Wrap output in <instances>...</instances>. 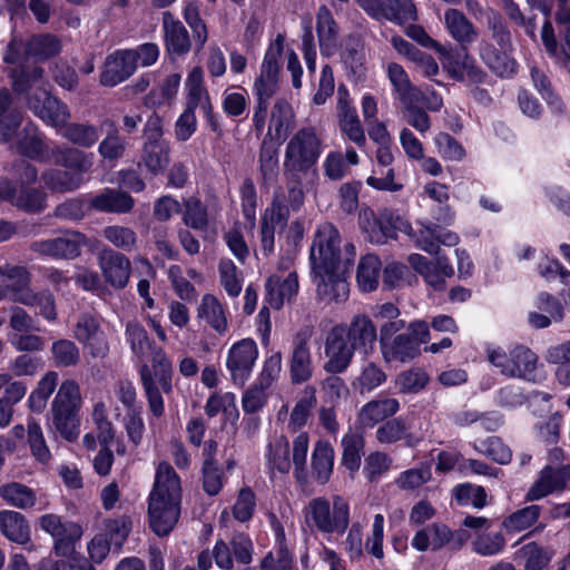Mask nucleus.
Returning <instances> with one entry per match:
<instances>
[{"instance_id":"obj_1","label":"nucleus","mask_w":570,"mask_h":570,"mask_svg":"<svg viewBox=\"0 0 570 570\" xmlns=\"http://www.w3.org/2000/svg\"><path fill=\"white\" fill-rule=\"evenodd\" d=\"M356 253L352 243L342 245L338 229L331 223L320 225L309 250L313 281L317 295L327 303L347 299L350 287L346 275Z\"/></svg>"},{"instance_id":"obj_54","label":"nucleus","mask_w":570,"mask_h":570,"mask_svg":"<svg viewBox=\"0 0 570 570\" xmlns=\"http://www.w3.org/2000/svg\"><path fill=\"white\" fill-rule=\"evenodd\" d=\"M27 442L32 456L41 464H47L51 460V452L47 445L42 428L35 419L27 421Z\"/></svg>"},{"instance_id":"obj_57","label":"nucleus","mask_w":570,"mask_h":570,"mask_svg":"<svg viewBox=\"0 0 570 570\" xmlns=\"http://www.w3.org/2000/svg\"><path fill=\"white\" fill-rule=\"evenodd\" d=\"M473 448L479 453L487 455L499 464H508L512 458L511 450L495 436L475 441Z\"/></svg>"},{"instance_id":"obj_3","label":"nucleus","mask_w":570,"mask_h":570,"mask_svg":"<svg viewBox=\"0 0 570 570\" xmlns=\"http://www.w3.org/2000/svg\"><path fill=\"white\" fill-rule=\"evenodd\" d=\"M180 502L179 476L168 463L160 462L156 469L148 504L149 525L158 537L169 534L177 524Z\"/></svg>"},{"instance_id":"obj_37","label":"nucleus","mask_w":570,"mask_h":570,"mask_svg":"<svg viewBox=\"0 0 570 570\" xmlns=\"http://www.w3.org/2000/svg\"><path fill=\"white\" fill-rule=\"evenodd\" d=\"M385 71L393 88L395 98L403 105L414 104L420 91L412 86L404 68L399 63L390 62L387 63Z\"/></svg>"},{"instance_id":"obj_26","label":"nucleus","mask_w":570,"mask_h":570,"mask_svg":"<svg viewBox=\"0 0 570 570\" xmlns=\"http://www.w3.org/2000/svg\"><path fill=\"white\" fill-rule=\"evenodd\" d=\"M136 68L131 51L118 50L107 57L100 81L104 86H117L129 78Z\"/></svg>"},{"instance_id":"obj_39","label":"nucleus","mask_w":570,"mask_h":570,"mask_svg":"<svg viewBox=\"0 0 570 570\" xmlns=\"http://www.w3.org/2000/svg\"><path fill=\"white\" fill-rule=\"evenodd\" d=\"M205 413L208 417L222 414L225 422L234 424L239 417L236 395L233 392H214L206 401Z\"/></svg>"},{"instance_id":"obj_35","label":"nucleus","mask_w":570,"mask_h":570,"mask_svg":"<svg viewBox=\"0 0 570 570\" xmlns=\"http://www.w3.org/2000/svg\"><path fill=\"white\" fill-rule=\"evenodd\" d=\"M288 366L291 380L294 384H301L312 379L314 364L309 346L305 340H298L294 343Z\"/></svg>"},{"instance_id":"obj_21","label":"nucleus","mask_w":570,"mask_h":570,"mask_svg":"<svg viewBox=\"0 0 570 570\" xmlns=\"http://www.w3.org/2000/svg\"><path fill=\"white\" fill-rule=\"evenodd\" d=\"M161 28L164 45L170 58L184 57L191 48V41L186 27L169 11L163 12Z\"/></svg>"},{"instance_id":"obj_59","label":"nucleus","mask_w":570,"mask_h":570,"mask_svg":"<svg viewBox=\"0 0 570 570\" xmlns=\"http://www.w3.org/2000/svg\"><path fill=\"white\" fill-rule=\"evenodd\" d=\"M219 282L230 297H237L243 287V278L230 259H222L218 265Z\"/></svg>"},{"instance_id":"obj_63","label":"nucleus","mask_w":570,"mask_h":570,"mask_svg":"<svg viewBox=\"0 0 570 570\" xmlns=\"http://www.w3.org/2000/svg\"><path fill=\"white\" fill-rule=\"evenodd\" d=\"M8 200L27 212H40L46 203L45 195L40 190L22 187L19 193L11 187V197Z\"/></svg>"},{"instance_id":"obj_15","label":"nucleus","mask_w":570,"mask_h":570,"mask_svg":"<svg viewBox=\"0 0 570 570\" xmlns=\"http://www.w3.org/2000/svg\"><path fill=\"white\" fill-rule=\"evenodd\" d=\"M434 256V261H430L421 254H411L407 262L429 287L442 292L446 287V278L452 277L454 271L448 257L440 254Z\"/></svg>"},{"instance_id":"obj_32","label":"nucleus","mask_w":570,"mask_h":570,"mask_svg":"<svg viewBox=\"0 0 570 570\" xmlns=\"http://www.w3.org/2000/svg\"><path fill=\"white\" fill-rule=\"evenodd\" d=\"M400 410V402L394 397H376L365 403L358 412L362 428H374L377 423L393 416Z\"/></svg>"},{"instance_id":"obj_40","label":"nucleus","mask_w":570,"mask_h":570,"mask_svg":"<svg viewBox=\"0 0 570 570\" xmlns=\"http://www.w3.org/2000/svg\"><path fill=\"white\" fill-rule=\"evenodd\" d=\"M334 468V450L327 441L320 440L312 453V471L315 480L325 484L330 481Z\"/></svg>"},{"instance_id":"obj_4","label":"nucleus","mask_w":570,"mask_h":570,"mask_svg":"<svg viewBox=\"0 0 570 570\" xmlns=\"http://www.w3.org/2000/svg\"><path fill=\"white\" fill-rule=\"evenodd\" d=\"M360 225L371 242L384 243L387 238L395 237L396 232H401L409 235L421 250L430 255L440 254L438 226L432 224H421V228L414 232L411 224L399 215L385 210L375 217L372 210L365 209L360 214Z\"/></svg>"},{"instance_id":"obj_25","label":"nucleus","mask_w":570,"mask_h":570,"mask_svg":"<svg viewBox=\"0 0 570 570\" xmlns=\"http://www.w3.org/2000/svg\"><path fill=\"white\" fill-rule=\"evenodd\" d=\"M0 275L9 282L7 293L10 292L13 302L32 306L37 301V295L29 288L30 276L22 266L4 265L0 267Z\"/></svg>"},{"instance_id":"obj_19","label":"nucleus","mask_w":570,"mask_h":570,"mask_svg":"<svg viewBox=\"0 0 570 570\" xmlns=\"http://www.w3.org/2000/svg\"><path fill=\"white\" fill-rule=\"evenodd\" d=\"M85 244L86 237L82 234L68 230L57 238L33 243L32 249L40 255L71 259L80 254Z\"/></svg>"},{"instance_id":"obj_44","label":"nucleus","mask_w":570,"mask_h":570,"mask_svg":"<svg viewBox=\"0 0 570 570\" xmlns=\"http://www.w3.org/2000/svg\"><path fill=\"white\" fill-rule=\"evenodd\" d=\"M422 195L441 205L434 215L435 220L451 224L454 220V212L448 206L450 199L449 187L439 181H429L423 186Z\"/></svg>"},{"instance_id":"obj_28","label":"nucleus","mask_w":570,"mask_h":570,"mask_svg":"<svg viewBox=\"0 0 570 570\" xmlns=\"http://www.w3.org/2000/svg\"><path fill=\"white\" fill-rule=\"evenodd\" d=\"M186 91V110L195 112L197 108H200L205 115L212 112V101L208 90L204 86V71L202 67H194L187 75L185 80Z\"/></svg>"},{"instance_id":"obj_34","label":"nucleus","mask_w":570,"mask_h":570,"mask_svg":"<svg viewBox=\"0 0 570 570\" xmlns=\"http://www.w3.org/2000/svg\"><path fill=\"white\" fill-rule=\"evenodd\" d=\"M287 220V210L278 200H274L262 218L261 247L264 255L274 250L275 230L282 227Z\"/></svg>"},{"instance_id":"obj_16","label":"nucleus","mask_w":570,"mask_h":570,"mask_svg":"<svg viewBox=\"0 0 570 570\" xmlns=\"http://www.w3.org/2000/svg\"><path fill=\"white\" fill-rule=\"evenodd\" d=\"M436 52L443 69L452 79L470 82L482 81V70L466 52H459L443 45L438 47Z\"/></svg>"},{"instance_id":"obj_9","label":"nucleus","mask_w":570,"mask_h":570,"mask_svg":"<svg viewBox=\"0 0 570 570\" xmlns=\"http://www.w3.org/2000/svg\"><path fill=\"white\" fill-rule=\"evenodd\" d=\"M305 522L324 534H343L350 524V503L340 494L317 497L304 509Z\"/></svg>"},{"instance_id":"obj_23","label":"nucleus","mask_w":570,"mask_h":570,"mask_svg":"<svg viewBox=\"0 0 570 570\" xmlns=\"http://www.w3.org/2000/svg\"><path fill=\"white\" fill-rule=\"evenodd\" d=\"M338 126L342 135L358 147L366 142L365 132L356 109L351 105L347 91L338 90L337 101Z\"/></svg>"},{"instance_id":"obj_53","label":"nucleus","mask_w":570,"mask_h":570,"mask_svg":"<svg viewBox=\"0 0 570 570\" xmlns=\"http://www.w3.org/2000/svg\"><path fill=\"white\" fill-rule=\"evenodd\" d=\"M27 442L32 456L41 464H47L51 460V452L47 445L42 428L35 419L27 421Z\"/></svg>"},{"instance_id":"obj_11","label":"nucleus","mask_w":570,"mask_h":570,"mask_svg":"<svg viewBox=\"0 0 570 570\" xmlns=\"http://www.w3.org/2000/svg\"><path fill=\"white\" fill-rule=\"evenodd\" d=\"M430 422L420 420L414 428V415L399 416L386 421L375 432L379 443L390 445L403 441L409 448L417 446L429 431Z\"/></svg>"},{"instance_id":"obj_49","label":"nucleus","mask_w":570,"mask_h":570,"mask_svg":"<svg viewBox=\"0 0 570 570\" xmlns=\"http://www.w3.org/2000/svg\"><path fill=\"white\" fill-rule=\"evenodd\" d=\"M432 479V471L429 464L411 468L402 471L394 479V484L402 491L415 492Z\"/></svg>"},{"instance_id":"obj_6","label":"nucleus","mask_w":570,"mask_h":570,"mask_svg":"<svg viewBox=\"0 0 570 570\" xmlns=\"http://www.w3.org/2000/svg\"><path fill=\"white\" fill-rule=\"evenodd\" d=\"M12 87L17 94L27 92L38 86L39 92L29 98L28 106L47 125L61 129L70 118L67 106L51 97L42 81V70L33 68L30 71L14 68L11 71Z\"/></svg>"},{"instance_id":"obj_55","label":"nucleus","mask_w":570,"mask_h":570,"mask_svg":"<svg viewBox=\"0 0 570 570\" xmlns=\"http://www.w3.org/2000/svg\"><path fill=\"white\" fill-rule=\"evenodd\" d=\"M381 262L375 255L362 257L357 267L356 279L362 292H372L377 287Z\"/></svg>"},{"instance_id":"obj_51","label":"nucleus","mask_w":570,"mask_h":570,"mask_svg":"<svg viewBox=\"0 0 570 570\" xmlns=\"http://www.w3.org/2000/svg\"><path fill=\"white\" fill-rule=\"evenodd\" d=\"M0 497L10 505L30 509L37 502L36 492L24 484L12 482L0 488Z\"/></svg>"},{"instance_id":"obj_18","label":"nucleus","mask_w":570,"mask_h":570,"mask_svg":"<svg viewBox=\"0 0 570 570\" xmlns=\"http://www.w3.org/2000/svg\"><path fill=\"white\" fill-rule=\"evenodd\" d=\"M355 351L343 330L333 327L325 342V355L328 358L325 370L330 373H342L350 365Z\"/></svg>"},{"instance_id":"obj_27","label":"nucleus","mask_w":570,"mask_h":570,"mask_svg":"<svg viewBox=\"0 0 570 570\" xmlns=\"http://www.w3.org/2000/svg\"><path fill=\"white\" fill-rule=\"evenodd\" d=\"M196 317L199 324H204L219 335L228 331L227 311L213 294L203 295L196 308Z\"/></svg>"},{"instance_id":"obj_43","label":"nucleus","mask_w":570,"mask_h":570,"mask_svg":"<svg viewBox=\"0 0 570 570\" xmlns=\"http://www.w3.org/2000/svg\"><path fill=\"white\" fill-rule=\"evenodd\" d=\"M342 464L351 472L358 471L361 458L365 446L364 436L358 432H347L343 435L342 441Z\"/></svg>"},{"instance_id":"obj_48","label":"nucleus","mask_w":570,"mask_h":570,"mask_svg":"<svg viewBox=\"0 0 570 570\" xmlns=\"http://www.w3.org/2000/svg\"><path fill=\"white\" fill-rule=\"evenodd\" d=\"M82 404L79 384L73 380L63 381L52 401L51 410L77 412Z\"/></svg>"},{"instance_id":"obj_22","label":"nucleus","mask_w":570,"mask_h":570,"mask_svg":"<svg viewBox=\"0 0 570 570\" xmlns=\"http://www.w3.org/2000/svg\"><path fill=\"white\" fill-rule=\"evenodd\" d=\"M353 347L364 355L374 350L377 331L373 321L364 314L355 315L350 325H338Z\"/></svg>"},{"instance_id":"obj_12","label":"nucleus","mask_w":570,"mask_h":570,"mask_svg":"<svg viewBox=\"0 0 570 570\" xmlns=\"http://www.w3.org/2000/svg\"><path fill=\"white\" fill-rule=\"evenodd\" d=\"M39 527L53 539V551L59 557H70L75 552V544L82 535L81 527L60 515L47 513L39 518Z\"/></svg>"},{"instance_id":"obj_24","label":"nucleus","mask_w":570,"mask_h":570,"mask_svg":"<svg viewBox=\"0 0 570 570\" xmlns=\"http://www.w3.org/2000/svg\"><path fill=\"white\" fill-rule=\"evenodd\" d=\"M102 276L111 287L124 288L130 276L131 265L122 254L112 249H104L98 256Z\"/></svg>"},{"instance_id":"obj_14","label":"nucleus","mask_w":570,"mask_h":570,"mask_svg":"<svg viewBox=\"0 0 570 570\" xmlns=\"http://www.w3.org/2000/svg\"><path fill=\"white\" fill-rule=\"evenodd\" d=\"M257 358L258 347L254 340L243 338L232 344L225 364L234 384H245L250 377Z\"/></svg>"},{"instance_id":"obj_30","label":"nucleus","mask_w":570,"mask_h":570,"mask_svg":"<svg viewBox=\"0 0 570 570\" xmlns=\"http://www.w3.org/2000/svg\"><path fill=\"white\" fill-rule=\"evenodd\" d=\"M567 483L562 468H552L550 465L544 466L525 493V501L533 502L541 500L549 494L561 491L564 489Z\"/></svg>"},{"instance_id":"obj_13","label":"nucleus","mask_w":570,"mask_h":570,"mask_svg":"<svg viewBox=\"0 0 570 570\" xmlns=\"http://www.w3.org/2000/svg\"><path fill=\"white\" fill-rule=\"evenodd\" d=\"M59 50L60 43L53 36H35L27 43L12 38L4 53V61L7 63L20 65L29 58L42 60L58 53Z\"/></svg>"},{"instance_id":"obj_50","label":"nucleus","mask_w":570,"mask_h":570,"mask_svg":"<svg viewBox=\"0 0 570 570\" xmlns=\"http://www.w3.org/2000/svg\"><path fill=\"white\" fill-rule=\"evenodd\" d=\"M551 558V552L535 542L527 543L515 552V560L522 561L523 570H543Z\"/></svg>"},{"instance_id":"obj_31","label":"nucleus","mask_w":570,"mask_h":570,"mask_svg":"<svg viewBox=\"0 0 570 570\" xmlns=\"http://www.w3.org/2000/svg\"><path fill=\"white\" fill-rule=\"evenodd\" d=\"M443 24L450 37L455 40L463 50L473 43L478 37V31L466 16L455 9L449 8L444 11Z\"/></svg>"},{"instance_id":"obj_41","label":"nucleus","mask_w":570,"mask_h":570,"mask_svg":"<svg viewBox=\"0 0 570 570\" xmlns=\"http://www.w3.org/2000/svg\"><path fill=\"white\" fill-rule=\"evenodd\" d=\"M0 531L10 541L24 544L30 540V528L26 518L16 511L0 512Z\"/></svg>"},{"instance_id":"obj_47","label":"nucleus","mask_w":570,"mask_h":570,"mask_svg":"<svg viewBox=\"0 0 570 570\" xmlns=\"http://www.w3.org/2000/svg\"><path fill=\"white\" fill-rule=\"evenodd\" d=\"M141 163L154 175L163 173L169 163L167 144L163 140L146 141Z\"/></svg>"},{"instance_id":"obj_46","label":"nucleus","mask_w":570,"mask_h":570,"mask_svg":"<svg viewBox=\"0 0 570 570\" xmlns=\"http://www.w3.org/2000/svg\"><path fill=\"white\" fill-rule=\"evenodd\" d=\"M181 14L185 22L193 32L197 50H202L208 39V30L205 21L200 17L199 4L195 0L184 1Z\"/></svg>"},{"instance_id":"obj_5","label":"nucleus","mask_w":570,"mask_h":570,"mask_svg":"<svg viewBox=\"0 0 570 570\" xmlns=\"http://www.w3.org/2000/svg\"><path fill=\"white\" fill-rule=\"evenodd\" d=\"M430 340L429 324L415 320L409 324L399 321L380 326V348L386 363H406L421 354L420 346Z\"/></svg>"},{"instance_id":"obj_20","label":"nucleus","mask_w":570,"mask_h":570,"mask_svg":"<svg viewBox=\"0 0 570 570\" xmlns=\"http://www.w3.org/2000/svg\"><path fill=\"white\" fill-rule=\"evenodd\" d=\"M458 535L459 546H461L466 539L468 534L464 532H453L451 529L442 523H433L428 527L419 529L411 541L412 547L420 551H438L445 544L450 543L454 537Z\"/></svg>"},{"instance_id":"obj_8","label":"nucleus","mask_w":570,"mask_h":570,"mask_svg":"<svg viewBox=\"0 0 570 570\" xmlns=\"http://www.w3.org/2000/svg\"><path fill=\"white\" fill-rule=\"evenodd\" d=\"M325 149L324 137L316 127L296 130L286 144L284 168L292 175L307 173L317 164Z\"/></svg>"},{"instance_id":"obj_33","label":"nucleus","mask_w":570,"mask_h":570,"mask_svg":"<svg viewBox=\"0 0 570 570\" xmlns=\"http://www.w3.org/2000/svg\"><path fill=\"white\" fill-rule=\"evenodd\" d=\"M316 31L323 56L331 57L338 50V27L331 11L320 7L316 14Z\"/></svg>"},{"instance_id":"obj_60","label":"nucleus","mask_w":570,"mask_h":570,"mask_svg":"<svg viewBox=\"0 0 570 570\" xmlns=\"http://www.w3.org/2000/svg\"><path fill=\"white\" fill-rule=\"evenodd\" d=\"M454 498L460 505L482 509L487 505V492L481 485L462 483L454 488Z\"/></svg>"},{"instance_id":"obj_38","label":"nucleus","mask_w":570,"mask_h":570,"mask_svg":"<svg viewBox=\"0 0 570 570\" xmlns=\"http://www.w3.org/2000/svg\"><path fill=\"white\" fill-rule=\"evenodd\" d=\"M89 206L106 213H128L134 207V199L126 193L106 188L90 198Z\"/></svg>"},{"instance_id":"obj_58","label":"nucleus","mask_w":570,"mask_h":570,"mask_svg":"<svg viewBox=\"0 0 570 570\" xmlns=\"http://www.w3.org/2000/svg\"><path fill=\"white\" fill-rule=\"evenodd\" d=\"M473 550L483 557H492L503 551L505 546L504 537L501 532L478 533L472 541Z\"/></svg>"},{"instance_id":"obj_52","label":"nucleus","mask_w":570,"mask_h":570,"mask_svg":"<svg viewBox=\"0 0 570 570\" xmlns=\"http://www.w3.org/2000/svg\"><path fill=\"white\" fill-rule=\"evenodd\" d=\"M540 514V505H528L508 515L503 520L502 527L510 533L521 532L531 528L538 521Z\"/></svg>"},{"instance_id":"obj_17","label":"nucleus","mask_w":570,"mask_h":570,"mask_svg":"<svg viewBox=\"0 0 570 570\" xmlns=\"http://www.w3.org/2000/svg\"><path fill=\"white\" fill-rule=\"evenodd\" d=\"M370 16L386 19L394 23L416 20V9L411 0H356Z\"/></svg>"},{"instance_id":"obj_61","label":"nucleus","mask_w":570,"mask_h":570,"mask_svg":"<svg viewBox=\"0 0 570 570\" xmlns=\"http://www.w3.org/2000/svg\"><path fill=\"white\" fill-rule=\"evenodd\" d=\"M52 360L57 366L69 367L79 363L80 351L78 346L69 340H58L51 345Z\"/></svg>"},{"instance_id":"obj_36","label":"nucleus","mask_w":570,"mask_h":570,"mask_svg":"<svg viewBox=\"0 0 570 570\" xmlns=\"http://www.w3.org/2000/svg\"><path fill=\"white\" fill-rule=\"evenodd\" d=\"M295 124V114L288 101L278 99L274 104L271 114L267 136L282 142L284 141Z\"/></svg>"},{"instance_id":"obj_64","label":"nucleus","mask_w":570,"mask_h":570,"mask_svg":"<svg viewBox=\"0 0 570 570\" xmlns=\"http://www.w3.org/2000/svg\"><path fill=\"white\" fill-rule=\"evenodd\" d=\"M481 57L489 68L500 77H510L517 70L515 61L505 53H498L490 48H483Z\"/></svg>"},{"instance_id":"obj_45","label":"nucleus","mask_w":570,"mask_h":570,"mask_svg":"<svg viewBox=\"0 0 570 570\" xmlns=\"http://www.w3.org/2000/svg\"><path fill=\"white\" fill-rule=\"evenodd\" d=\"M266 458L268 469L273 474L275 472L288 473L291 469L289 443L284 435H277L269 442Z\"/></svg>"},{"instance_id":"obj_56","label":"nucleus","mask_w":570,"mask_h":570,"mask_svg":"<svg viewBox=\"0 0 570 570\" xmlns=\"http://www.w3.org/2000/svg\"><path fill=\"white\" fill-rule=\"evenodd\" d=\"M55 430L67 441L73 442L79 436L77 412L51 410Z\"/></svg>"},{"instance_id":"obj_29","label":"nucleus","mask_w":570,"mask_h":570,"mask_svg":"<svg viewBox=\"0 0 570 570\" xmlns=\"http://www.w3.org/2000/svg\"><path fill=\"white\" fill-rule=\"evenodd\" d=\"M267 302L279 309L286 301H291L298 291V281L295 272L289 271L272 275L266 283Z\"/></svg>"},{"instance_id":"obj_42","label":"nucleus","mask_w":570,"mask_h":570,"mask_svg":"<svg viewBox=\"0 0 570 570\" xmlns=\"http://www.w3.org/2000/svg\"><path fill=\"white\" fill-rule=\"evenodd\" d=\"M12 98L8 89H0V142H9L21 122V114L10 109Z\"/></svg>"},{"instance_id":"obj_62","label":"nucleus","mask_w":570,"mask_h":570,"mask_svg":"<svg viewBox=\"0 0 570 570\" xmlns=\"http://www.w3.org/2000/svg\"><path fill=\"white\" fill-rule=\"evenodd\" d=\"M59 131L62 137L82 147L92 146L99 138L97 129L87 125L72 124L67 126L66 124Z\"/></svg>"},{"instance_id":"obj_10","label":"nucleus","mask_w":570,"mask_h":570,"mask_svg":"<svg viewBox=\"0 0 570 570\" xmlns=\"http://www.w3.org/2000/svg\"><path fill=\"white\" fill-rule=\"evenodd\" d=\"M92 154H85L78 149L67 148L55 151L56 163L66 168L73 169L69 171L65 169H51L43 174V181L48 188L53 191H70L78 188L82 181V174L92 165Z\"/></svg>"},{"instance_id":"obj_2","label":"nucleus","mask_w":570,"mask_h":570,"mask_svg":"<svg viewBox=\"0 0 570 570\" xmlns=\"http://www.w3.org/2000/svg\"><path fill=\"white\" fill-rule=\"evenodd\" d=\"M126 341L135 358L141 363L140 381L151 414L156 417L165 413L161 395L173 391V364L163 348L155 347L145 328L135 322L126 327Z\"/></svg>"},{"instance_id":"obj_7","label":"nucleus","mask_w":570,"mask_h":570,"mask_svg":"<svg viewBox=\"0 0 570 570\" xmlns=\"http://www.w3.org/2000/svg\"><path fill=\"white\" fill-rule=\"evenodd\" d=\"M487 360L505 377L530 383H538L543 377L538 355L524 345H513L508 348L489 347Z\"/></svg>"}]
</instances>
